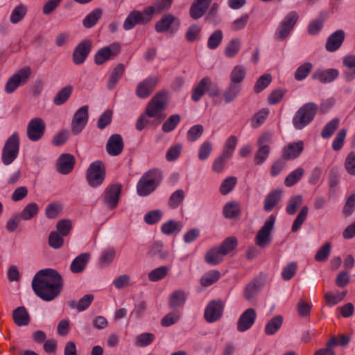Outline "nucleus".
<instances>
[{"label":"nucleus","mask_w":355,"mask_h":355,"mask_svg":"<svg viewBox=\"0 0 355 355\" xmlns=\"http://www.w3.org/2000/svg\"><path fill=\"white\" fill-rule=\"evenodd\" d=\"M63 281L59 272L51 268L39 270L32 280L35 293L42 300L49 302L60 293Z\"/></svg>","instance_id":"f257e3e1"},{"label":"nucleus","mask_w":355,"mask_h":355,"mask_svg":"<svg viewBox=\"0 0 355 355\" xmlns=\"http://www.w3.org/2000/svg\"><path fill=\"white\" fill-rule=\"evenodd\" d=\"M168 92L161 91L157 92L148 103L145 112L137 120L136 129L139 131L144 129L146 125L150 123V118H153V124L159 125L166 117L164 113L167 105Z\"/></svg>","instance_id":"f03ea898"},{"label":"nucleus","mask_w":355,"mask_h":355,"mask_svg":"<svg viewBox=\"0 0 355 355\" xmlns=\"http://www.w3.org/2000/svg\"><path fill=\"white\" fill-rule=\"evenodd\" d=\"M161 172L157 169L150 170L144 173L137 185L139 196H146L155 190L162 180Z\"/></svg>","instance_id":"7ed1b4c3"},{"label":"nucleus","mask_w":355,"mask_h":355,"mask_svg":"<svg viewBox=\"0 0 355 355\" xmlns=\"http://www.w3.org/2000/svg\"><path fill=\"white\" fill-rule=\"evenodd\" d=\"M318 105L313 102L304 104L295 112L293 118V125L297 130H302L315 118L318 112Z\"/></svg>","instance_id":"20e7f679"},{"label":"nucleus","mask_w":355,"mask_h":355,"mask_svg":"<svg viewBox=\"0 0 355 355\" xmlns=\"http://www.w3.org/2000/svg\"><path fill=\"white\" fill-rule=\"evenodd\" d=\"M19 151V137L12 133L6 141L2 149L1 160L4 165L11 164L17 157Z\"/></svg>","instance_id":"39448f33"},{"label":"nucleus","mask_w":355,"mask_h":355,"mask_svg":"<svg viewBox=\"0 0 355 355\" xmlns=\"http://www.w3.org/2000/svg\"><path fill=\"white\" fill-rule=\"evenodd\" d=\"M105 178V168L101 161L92 162L88 167L86 179L89 186L97 187L103 184Z\"/></svg>","instance_id":"423d86ee"},{"label":"nucleus","mask_w":355,"mask_h":355,"mask_svg":"<svg viewBox=\"0 0 355 355\" xmlns=\"http://www.w3.org/2000/svg\"><path fill=\"white\" fill-rule=\"evenodd\" d=\"M272 143V134L269 132L263 133L257 140L258 150L254 157L256 165L263 164L268 158L270 153V145Z\"/></svg>","instance_id":"0eeeda50"},{"label":"nucleus","mask_w":355,"mask_h":355,"mask_svg":"<svg viewBox=\"0 0 355 355\" xmlns=\"http://www.w3.org/2000/svg\"><path fill=\"white\" fill-rule=\"evenodd\" d=\"M31 69L29 67H24L10 76L6 85L5 92L12 94L19 86L26 84L31 76Z\"/></svg>","instance_id":"6e6552de"},{"label":"nucleus","mask_w":355,"mask_h":355,"mask_svg":"<svg viewBox=\"0 0 355 355\" xmlns=\"http://www.w3.org/2000/svg\"><path fill=\"white\" fill-rule=\"evenodd\" d=\"M275 216L270 215L255 237L256 244L260 248H266L271 242V232L274 228Z\"/></svg>","instance_id":"1a4fd4ad"},{"label":"nucleus","mask_w":355,"mask_h":355,"mask_svg":"<svg viewBox=\"0 0 355 355\" xmlns=\"http://www.w3.org/2000/svg\"><path fill=\"white\" fill-rule=\"evenodd\" d=\"M298 14L295 11L290 12L279 25L276 36L280 40L286 38L294 28L298 19Z\"/></svg>","instance_id":"9d476101"},{"label":"nucleus","mask_w":355,"mask_h":355,"mask_svg":"<svg viewBox=\"0 0 355 355\" xmlns=\"http://www.w3.org/2000/svg\"><path fill=\"white\" fill-rule=\"evenodd\" d=\"M180 25V20L171 13H167L162 17L155 25V29L157 33H164L171 29L172 33H175Z\"/></svg>","instance_id":"9b49d317"},{"label":"nucleus","mask_w":355,"mask_h":355,"mask_svg":"<svg viewBox=\"0 0 355 355\" xmlns=\"http://www.w3.org/2000/svg\"><path fill=\"white\" fill-rule=\"evenodd\" d=\"M151 19L150 15L146 12V8L144 9L143 12L139 10H133L127 16L123 27L125 31H130L139 24H148Z\"/></svg>","instance_id":"f8f14e48"},{"label":"nucleus","mask_w":355,"mask_h":355,"mask_svg":"<svg viewBox=\"0 0 355 355\" xmlns=\"http://www.w3.org/2000/svg\"><path fill=\"white\" fill-rule=\"evenodd\" d=\"M88 110V105H83L75 112L71 121V132L73 135L79 134L86 126L89 119Z\"/></svg>","instance_id":"ddd939ff"},{"label":"nucleus","mask_w":355,"mask_h":355,"mask_svg":"<svg viewBox=\"0 0 355 355\" xmlns=\"http://www.w3.org/2000/svg\"><path fill=\"white\" fill-rule=\"evenodd\" d=\"M46 124L42 118L36 117L31 119L27 126V136L31 141L40 140L45 131Z\"/></svg>","instance_id":"4468645a"},{"label":"nucleus","mask_w":355,"mask_h":355,"mask_svg":"<svg viewBox=\"0 0 355 355\" xmlns=\"http://www.w3.org/2000/svg\"><path fill=\"white\" fill-rule=\"evenodd\" d=\"M121 192V184L116 183L108 186L104 191L103 202L112 209L116 208L119 203Z\"/></svg>","instance_id":"2eb2a0df"},{"label":"nucleus","mask_w":355,"mask_h":355,"mask_svg":"<svg viewBox=\"0 0 355 355\" xmlns=\"http://www.w3.org/2000/svg\"><path fill=\"white\" fill-rule=\"evenodd\" d=\"M159 82L157 76L148 77L141 81L137 86L135 94L139 98H146L154 91Z\"/></svg>","instance_id":"dca6fc26"},{"label":"nucleus","mask_w":355,"mask_h":355,"mask_svg":"<svg viewBox=\"0 0 355 355\" xmlns=\"http://www.w3.org/2000/svg\"><path fill=\"white\" fill-rule=\"evenodd\" d=\"M92 50V41L85 40L80 42L74 49L72 60L75 64H83L87 59Z\"/></svg>","instance_id":"f3484780"},{"label":"nucleus","mask_w":355,"mask_h":355,"mask_svg":"<svg viewBox=\"0 0 355 355\" xmlns=\"http://www.w3.org/2000/svg\"><path fill=\"white\" fill-rule=\"evenodd\" d=\"M223 305L220 300L211 301L205 310V319L207 322L212 323L222 316Z\"/></svg>","instance_id":"a211bd4d"},{"label":"nucleus","mask_w":355,"mask_h":355,"mask_svg":"<svg viewBox=\"0 0 355 355\" xmlns=\"http://www.w3.org/2000/svg\"><path fill=\"white\" fill-rule=\"evenodd\" d=\"M120 51V45L118 43H113L105 46L97 51L95 55V62L97 64H102L112 58L115 57Z\"/></svg>","instance_id":"6ab92c4d"},{"label":"nucleus","mask_w":355,"mask_h":355,"mask_svg":"<svg viewBox=\"0 0 355 355\" xmlns=\"http://www.w3.org/2000/svg\"><path fill=\"white\" fill-rule=\"evenodd\" d=\"M257 318V313L254 309H246L239 317L237 322V330L244 332L254 324Z\"/></svg>","instance_id":"aec40b11"},{"label":"nucleus","mask_w":355,"mask_h":355,"mask_svg":"<svg viewBox=\"0 0 355 355\" xmlns=\"http://www.w3.org/2000/svg\"><path fill=\"white\" fill-rule=\"evenodd\" d=\"M123 146L122 137L119 134H114L107 140L106 150L110 155L117 156L122 153Z\"/></svg>","instance_id":"412c9836"},{"label":"nucleus","mask_w":355,"mask_h":355,"mask_svg":"<svg viewBox=\"0 0 355 355\" xmlns=\"http://www.w3.org/2000/svg\"><path fill=\"white\" fill-rule=\"evenodd\" d=\"M345 32L341 30H337L331 34L327 38L325 49L329 52H334L338 50L345 40Z\"/></svg>","instance_id":"4be33fe9"},{"label":"nucleus","mask_w":355,"mask_h":355,"mask_svg":"<svg viewBox=\"0 0 355 355\" xmlns=\"http://www.w3.org/2000/svg\"><path fill=\"white\" fill-rule=\"evenodd\" d=\"M304 150V142L298 141L285 146L283 149V157L286 160L294 159L298 157Z\"/></svg>","instance_id":"5701e85b"},{"label":"nucleus","mask_w":355,"mask_h":355,"mask_svg":"<svg viewBox=\"0 0 355 355\" xmlns=\"http://www.w3.org/2000/svg\"><path fill=\"white\" fill-rule=\"evenodd\" d=\"M339 76V71L336 69L327 70H317L312 74L313 80H318L321 83H329L336 80Z\"/></svg>","instance_id":"b1692460"},{"label":"nucleus","mask_w":355,"mask_h":355,"mask_svg":"<svg viewBox=\"0 0 355 355\" xmlns=\"http://www.w3.org/2000/svg\"><path fill=\"white\" fill-rule=\"evenodd\" d=\"M75 165V158L71 154H63L58 159V171L63 175L70 173Z\"/></svg>","instance_id":"393cba45"},{"label":"nucleus","mask_w":355,"mask_h":355,"mask_svg":"<svg viewBox=\"0 0 355 355\" xmlns=\"http://www.w3.org/2000/svg\"><path fill=\"white\" fill-rule=\"evenodd\" d=\"M212 0H196L191 6L189 14L193 19L202 17L207 10Z\"/></svg>","instance_id":"a878e982"},{"label":"nucleus","mask_w":355,"mask_h":355,"mask_svg":"<svg viewBox=\"0 0 355 355\" xmlns=\"http://www.w3.org/2000/svg\"><path fill=\"white\" fill-rule=\"evenodd\" d=\"M89 253H82L77 256L71 262L70 270L73 273H80L83 272L89 260Z\"/></svg>","instance_id":"bb28decb"},{"label":"nucleus","mask_w":355,"mask_h":355,"mask_svg":"<svg viewBox=\"0 0 355 355\" xmlns=\"http://www.w3.org/2000/svg\"><path fill=\"white\" fill-rule=\"evenodd\" d=\"M282 191L279 189L270 192L264 200L263 208L266 211H272L274 207L281 201Z\"/></svg>","instance_id":"cd10ccee"},{"label":"nucleus","mask_w":355,"mask_h":355,"mask_svg":"<svg viewBox=\"0 0 355 355\" xmlns=\"http://www.w3.org/2000/svg\"><path fill=\"white\" fill-rule=\"evenodd\" d=\"M241 89L242 87L241 85L230 83L223 94L225 102L230 103L235 101L239 97Z\"/></svg>","instance_id":"c85d7f7f"},{"label":"nucleus","mask_w":355,"mask_h":355,"mask_svg":"<svg viewBox=\"0 0 355 355\" xmlns=\"http://www.w3.org/2000/svg\"><path fill=\"white\" fill-rule=\"evenodd\" d=\"M12 318L17 326H26L30 322V317L24 306H19L12 313Z\"/></svg>","instance_id":"c756f323"},{"label":"nucleus","mask_w":355,"mask_h":355,"mask_svg":"<svg viewBox=\"0 0 355 355\" xmlns=\"http://www.w3.org/2000/svg\"><path fill=\"white\" fill-rule=\"evenodd\" d=\"M223 254L218 247L209 250L205 255V261L209 265L216 266L222 262L224 258Z\"/></svg>","instance_id":"7c9ffc66"},{"label":"nucleus","mask_w":355,"mask_h":355,"mask_svg":"<svg viewBox=\"0 0 355 355\" xmlns=\"http://www.w3.org/2000/svg\"><path fill=\"white\" fill-rule=\"evenodd\" d=\"M94 298V295L87 294L80 298L78 301L71 300L68 302V304L71 309H76L80 312L86 310L90 306Z\"/></svg>","instance_id":"2f4dec72"},{"label":"nucleus","mask_w":355,"mask_h":355,"mask_svg":"<svg viewBox=\"0 0 355 355\" xmlns=\"http://www.w3.org/2000/svg\"><path fill=\"white\" fill-rule=\"evenodd\" d=\"M173 0H157L153 6L146 8V12L152 17L154 13H160L171 8Z\"/></svg>","instance_id":"473e14b6"},{"label":"nucleus","mask_w":355,"mask_h":355,"mask_svg":"<svg viewBox=\"0 0 355 355\" xmlns=\"http://www.w3.org/2000/svg\"><path fill=\"white\" fill-rule=\"evenodd\" d=\"M103 10L100 8H95L90 12L83 20V24L86 28L94 27L101 18Z\"/></svg>","instance_id":"72a5a7b5"},{"label":"nucleus","mask_w":355,"mask_h":355,"mask_svg":"<svg viewBox=\"0 0 355 355\" xmlns=\"http://www.w3.org/2000/svg\"><path fill=\"white\" fill-rule=\"evenodd\" d=\"M186 301V295L183 291L178 290L173 292L169 298V306L171 309H176L182 306Z\"/></svg>","instance_id":"f704fd0d"},{"label":"nucleus","mask_w":355,"mask_h":355,"mask_svg":"<svg viewBox=\"0 0 355 355\" xmlns=\"http://www.w3.org/2000/svg\"><path fill=\"white\" fill-rule=\"evenodd\" d=\"M283 318L280 315L273 317L266 325L265 333L271 336L275 334L282 327Z\"/></svg>","instance_id":"c9c22d12"},{"label":"nucleus","mask_w":355,"mask_h":355,"mask_svg":"<svg viewBox=\"0 0 355 355\" xmlns=\"http://www.w3.org/2000/svg\"><path fill=\"white\" fill-rule=\"evenodd\" d=\"M209 83V78H203L197 86L194 88L191 94V98L193 101H198L207 91V85Z\"/></svg>","instance_id":"e433bc0d"},{"label":"nucleus","mask_w":355,"mask_h":355,"mask_svg":"<svg viewBox=\"0 0 355 355\" xmlns=\"http://www.w3.org/2000/svg\"><path fill=\"white\" fill-rule=\"evenodd\" d=\"M39 212V206L35 202L28 204L19 214L21 218L24 220H30L37 215Z\"/></svg>","instance_id":"4c0bfd02"},{"label":"nucleus","mask_w":355,"mask_h":355,"mask_svg":"<svg viewBox=\"0 0 355 355\" xmlns=\"http://www.w3.org/2000/svg\"><path fill=\"white\" fill-rule=\"evenodd\" d=\"M246 74L245 68L242 65H236L232 70L230 78V83L239 84L244 80Z\"/></svg>","instance_id":"58836bf2"},{"label":"nucleus","mask_w":355,"mask_h":355,"mask_svg":"<svg viewBox=\"0 0 355 355\" xmlns=\"http://www.w3.org/2000/svg\"><path fill=\"white\" fill-rule=\"evenodd\" d=\"M320 19H315L312 20L308 25L307 31L309 34L311 35H318L320 31L322 29L324 26V21L326 18L325 13L320 14Z\"/></svg>","instance_id":"ea45409f"},{"label":"nucleus","mask_w":355,"mask_h":355,"mask_svg":"<svg viewBox=\"0 0 355 355\" xmlns=\"http://www.w3.org/2000/svg\"><path fill=\"white\" fill-rule=\"evenodd\" d=\"M73 87L70 85L65 86L60 89L53 98V103L56 105L64 104L71 96Z\"/></svg>","instance_id":"a19ab883"},{"label":"nucleus","mask_w":355,"mask_h":355,"mask_svg":"<svg viewBox=\"0 0 355 355\" xmlns=\"http://www.w3.org/2000/svg\"><path fill=\"white\" fill-rule=\"evenodd\" d=\"M238 245L237 239L234 236H230L225 239L219 246H217L224 256L233 251Z\"/></svg>","instance_id":"79ce46f5"},{"label":"nucleus","mask_w":355,"mask_h":355,"mask_svg":"<svg viewBox=\"0 0 355 355\" xmlns=\"http://www.w3.org/2000/svg\"><path fill=\"white\" fill-rule=\"evenodd\" d=\"M220 277L218 270H213L205 273L200 280V284L203 287H207L216 282Z\"/></svg>","instance_id":"37998d69"},{"label":"nucleus","mask_w":355,"mask_h":355,"mask_svg":"<svg viewBox=\"0 0 355 355\" xmlns=\"http://www.w3.org/2000/svg\"><path fill=\"white\" fill-rule=\"evenodd\" d=\"M124 72V65L119 64L113 70L107 82V88L112 89L116 85L119 80L122 77Z\"/></svg>","instance_id":"c03bdc74"},{"label":"nucleus","mask_w":355,"mask_h":355,"mask_svg":"<svg viewBox=\"0 0 355 355\" xmlns=\"http://www.w3.org/2000/svg\"><path fill=\"white\" fill-rule=\"evenodd\" d=\"M304 174V168L299 167L290 173L284 180V184L286 187H292L297 183L301 178Z\"/></svg>","instance_id":"a18cd8bd"},{"label":"nucleus","mask_w":355,"mask_h":355,"mask_svg":"<svg viewBox=\"0 0 355 355\" xmlns=\"http://www.w3.org/2000/svg\"><path fill=\"white\" fill-rule=\"evenodd\" d=\"M308 213L309 208L307 206H304L303 207H302L292 225V232H296L300 229L301 226L302 225L303 223L305 221L308 216Z\"/></svg>","instance_id":"49530a36"},{"label":"nucleus","mask_w":355,"mask_h":355,"mask_svg":"<svg viewBox=\"0 0 355 355\" xmlns=\"http://www.w3.org/2000/svg\"><path fill=\"white\" fill-rule=\"evenodd\" d=\"M223 38V33L221 30H216L208 38L207 47L211 50H214L219 46Z\"/></svg>","instance_id":"de8ad7c7"},{"label":"nucleus","mask_w":355,"mask_h":355,"mask_svg":"<svg viewBox=\"0 0 355 355\" xmlns=\"http://www.w3.org/2000/svg\"><path fill=\"white\" fill-rule=\"evenodd\" d=\"M241 48V40L239 38H234L230 40L225 49V54L227 58L235 57Z\"/></svg>","instance_id":"09e8293b"},{"label":"nucleus","mask_w":355,"mask_h":355,"mask_svg":"<svg viewBox=\"0 0 355 355\" xmlns=\"http://www.w3.org/2000/svg\"><path fill=\"white\" fill-rule=\"evenodd\" d=\"M240 212L239 205L235 202H229L223 207V216L226 218H233L236 217Z\"/></svg>","instance_id":"8fccbe9b"},{"label":"nucleus","mask_w":355,"mask_h":355,"mask_svg":"<svg viewBox=\"0 0 355 355\" xmlns=\"http://www.w3.org/2000/svg\"><path fill=\"white\" fill-rule=\"evenodd\" d=\"M27 12L26 6L23 4L17 6L12 10L10 20L12 24H17L23 19Z\"/></svg>","instance_id":"3c124183"},{"label":"nucleus","mask_w":355,"mask_h":355,"mask_svg":"<svg viewBox=\"0 0 355 355\" xmlns=\"http://www.w3.org/2000/svg\"><path fill=\"white\" fill-rule=\"evenodd\" d=\"M168 270L169 268L167 266H159L155 269H153L148 273V279L150 282H157L161 280L167 275Z\"/></svg>","instance_id":"603ef678"},{"label":"nucleus","mask_w":355,"mask_h":355,"mask_svg":"<svg viewBox=\"0 0 355 355\" xmlns=\"http://www.w3.org/2000/svg\"><path fill=\"white\" fill-rule=\"evenodd\" d=\"M313 65L311 62H305L300 65L295 72V78L298 81L305 79L311 73Z\"/></svg>","instance_id":"864d4df0"},{"label":"nucleus","mask_w":355,"mask_h":355,"mask_svg":"<svg viewBox=\"0 0 355 355\" xmlns=\"http://www.w3.org/2000/svg\"><path fill=\"white\" fill-rule=\"evenodd\" d=\"M116 251L113 248H109L104 250L99 258V264L101 266H107L110 264L114 259Z\"/></svg>","instance_id":"5fc2aeb1"},{"label":"nucleus","mask_w":355,"mask_h":355,"mask_svg":"<svg viewBox=\"0 0 355 355\" xmlns=\"http://www.w3.org/2000/svg\"><path fill=\"white\" fill-rule=\"evenodd\" d=\"M340 120L338 118L333 119L327 123L322 130L321 135L324 139H328L332 136L335 130L338 128Z\"/></svg>","instance_id":"6e6d98bb"},{"label":"nucleus","mask_w":355,"mask_h":355,"mask_svg":"<svg viewBox=\"0 0 355 355\" xmlns=\"http://www.w3.org/2000/svg\"><path fill=\"white\" fill-rule=\"evenodd\" d=\"M161 229L163 234L170 235L175 232H180L182 229V225L180 222L171 220L164 223Z\"/></svg>","instance_id":"4d7b16f0"},{"label":"nucleus","mask_w":355,"mask_h":355,"mask_svg":"<svg viewBox=\"0 0 355 355\" xmlns=\"http://www.w3.org/2000/svg\"><path fill=\"white\" fill-rule=\"evenodd\" d=\"M302 197L300 195L291 198L286 208V213L289 215L295 214L297 208L302 205Z\"/></svg>","instance_id":"13d9d810"},{"label":"nucleus","mask_w":355,"mask_h":355,"mask_svg":"<svg viewBox=\"0 0 355 355\" xmlns=\"http://www.w3.org/2000/svg\"><path fill=\"white\" fill-rule=\"evenodd\" d=\"M62 207L59 202L49 204L45 209V215L49 219H53L58 216L62 211Z\"/></svg>","instance_id":"bf43d9fd"},{"label":"nucleus","mask_w":355,"mask_h":355,"mask_svg":"<svg viewBox=\"0 0 355 355\" xmlns=\"http://www.w3.org/2000/svg\"><path fill=\"white\" fill-rule=\"evenodd\" d=\"M184 192L182 189H178L170 196L168 205L171 208L175 209L180 206L184 199Z\"/></svg>","instance_id":"052dcab7"},{"label":"nucleus","mask_w":355,"mask_h":355,"mask_svg":"<svg viewBox=\"0 0 355 355\" xmlns=\"http://www.w3.org/2000/svg\"><path fill=\"white\" fill-rule=\"evenodd\" d=\"M180 121V116L179 114H173L170 116L162 125V131L164 132H170L173 130Z\"/></svg>","instance_id":"680f3d73"},{"label":"nucleus","mask_w":355,"mask_h":355,"mask_svg":"<svg viewBox=\"0 0 355 355\" xmlns=\"http://www.w3.org/2000/svg\"><path fill=\"white\" fill-rule=\"evenodd\" d=\"M155 336L152 333L145 332L138 335L135 343L139 347H146L150 345L155 340Z\"/></svg>","instance_id":"e2e57ef3"},{"label":"nucleus","mask_w":355,"mask_h":355,"mask_svg":"<svg viewBox=\"0 0 355 355\" xmlns=\"http://www.w3.org/2000/svg\"><path fill=\"white\" fill-rule=\"evenodd\" d=\"M272 81V77L271 75L269 73H265L263 76H261L256 82L254 87V91L256 93H259L261 91H263L264 89H266L271 83Z\"/></svg>","instance_id":"0e129e2a"},{"label":"nucleus","mask_w":355,"mask_h":355,"mask_svg":"<svg viewBox=\"0 0 355 355\" xmlns=\"http://www.w3.org/2000/svg\"><path fill=\"white\" fill-rule=\"evenodd\" d=\"M63 236L58 232L53 231L49 236V245L53 249H60L64 244Z\"/></svg>","instance_id":"69168bd1"},{"label":"nucleus","mask_w":355,"mask_h":355,"mask_svg":"<svg viewBox=\"0 0 355 355\" xmlns=\"http://www.w3.org/2000/svg\"><path fill=\"white\" fill-rule=\"evenodd\" d=\"M331 247V243L329 242L322 245L317 251L314 257L315 260L319 262L326 261L330 254Z\"/></svg>","instance_id":"338daca9"},{"label":"nucleus","mask_w":355,"mask_h":355,"mask_svg":"<svg viewBox=\"0 0 355 355\" xmlns=\"http://www.w3.org/2000/svg\"><path fill=\"white\" fill-rule=\"evenodd\" d=\"M201 28L196 25L193 24L189 26L185 33L186 40L189 42H193L200 37Z\"/></svg>","instance_id":"774afa93"}]
</instances>
